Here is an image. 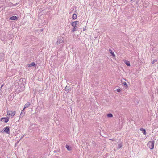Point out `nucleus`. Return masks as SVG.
<instances>
[{
	"mask_svg": "<svg viewBox=\"0 0 158 158\" xmlns=\"http://www.w3.org/2000/svg\"><path fill=\"white\" fill-rule=\"evenodd\" d=\"M79 24L78 21H75L71 23V25L73 27V28L72 30V31L74 32L76 31L77 29V26Z\"/></svg>",
	"mask_w": 158,
	"mask_h": 158,
	"instance_id": "1",
	"label": "nucleus"
},
{
	"mask_svg": "<svg viewBox=\"0 0 158 158\" xmlns=\"http://www.w3.org/2000/svg\"><path fill=\"white\" fill-rule=\"evenodd\" d=\"M7 116L9 117V118L11 117L12 118L16 114V111H8L7 112Z\"/></svg>",
	"mask_w": 158,
	"mask_h": 158,
	"instance_id": "2",
	"label": "nucleus"
},
{
	"mask_svg": "<svg viewBox=\"0 0 158 158\" xmlns=\"http://www.w3.org/2000/svg\"><path fill=\"white\" fill-rule=\"evenodd\" d=\"M154 141H150L147 144L148 146L151 149H152L154 148Z\"/></svg>",
	"mask_w": 158,
	"mask_h": 158,
	"instance_id": "3",
	"label": "nucleus"
},
{
	"mask_svg": "<svg viewBox=\"0 0 158 158\" xmlns=\"http://www.w3.org/2000/svg\"><path fill=\"white\" fill-rule=\"evenodd\" d=\"M3 132L8 134H10V127L9 126H6L3 129Z\"/></svg>",
	"mask_w": 158,
	"mask_h": 158,
	"instance_id": "4",
	"label": "nucleus"
},
{
	"mask_svg": "<svg viewBox=\"0 0 158 158\" xmlns=\"http://www.w3.org/2000/svg\"><path fill=\"white\" fill-rule=\"evenodd\" d=\"M9 117L7 116V118L3 117L1 118V121L7 123L9 120Z\"/></svg>",
	"mask_w": 158,
	"mask_h": 158,
	"instance_id": "5",
	"label": "nucleus"
},
{
	"mask_svg": "<svg viewBox=\"0 0 158 158\" xmlns=\"http://www.w3.org/2000/svg\"><path fill=\"white\" fill-rule=\"evenodd\" d=\"M9 19L11 20H17L18 18L16 16H13L9 18Z\"/></svg>",
	"mask_w": 158,
	"mask_h": 158,
	"instance_id": "6",
	"label": "nucleus"
},
{
	"mask_svg": "<svg viewBox=\"0 0 158 158\" xmlns=\"http://www.w3.org/2000/svg\"><path fill=\"white\" fill-rule=\"evenodd\" d=\"M77 16L76 14H74L72 16V18L73 20H75L77 18Z\"/></svg>",
	"mask_w": 158,
	"mask_h": 158,
	"instance_id": "7",
	"label": "nucleus"
},
{
	"mask_svg": "<svg viewBox=\"0 0 158 158\" xmlns=\"http://www.w3.org/2000/svg\"><path fill=\"white\" fill-rule=\"evenodd\" d=\"M109 51H110V53L114 57H115V54H114V52H113L111 49H109Z\"/></svg>",
	"mask_w": 158,
	"mask_h": 158,
	"instance_id": "8",
	"label": "nucleus"
},
{
	"mask_svg": "<svg viewBox=\"0 0 158 158\" xmlns=\"http://www.w3.org/2000/svg\"><path fill=\"white\" fill-rule=\"evenodd\" d=\"M125 63L128 66H130V63L129 61L126 60L125 61Z\"/></svg>",
	"mask_w": 158,
	"mask_h": 158,
	"instance_id": "9",
	"label": "nucleus"
},
{
	"mask_svg": "<svg viewBox=\"0 0 158 158\" xmlns=\"http://www.w3.org/2000/svg\"><path fill=\"white\" fill-rule=\"evenodd\" d=\"M30 105V104L29 102H28V103H27L24 105V109H25L26 108L29 107Z\"/></svg>",
	"mask_w": 158,
	"mask_h": 158,
	"instance_id": "10",
	"label": "nucleus"
},
{
	"mask_svg": "<svg viewBox=\"0 0 158 158\" xmlns=\"http://www.w3.org/2000/svg\"><path fill=\"white\" fill-rule=\"evenodd\" d=\"M140 130L143 132V133L144 135H145L146 134V131L143 128H140Z\"/></svg>",
	"mask_w": 158,
	"mask_h": 158,
	"instance_id": "11",
	"label": "nucleus"
},
{
	"mask_svg": "<svg viewBox=\"0 0 158 158\" xmlns=\"http://www.w3.org/2000/svg\"><path fill=\"white\" fill-rule=\"evenodd\" d=\"M65 146L68 150L70 151L71 150V147H69L68 145H66Z\"/></svg>",
	"mask_w": 158,
	"mask_h": 158,
	"instance_id": "12",
	"label": "nucleus"
},
{
	"mask_svg": "<svg viewBox=\"0 0 158 158\" xmlns=\"http://www.w3.org/2000/svg\"><path fill=\"white\" fill-rule=\"evenodd\" d=\"M123 84L125 87H126V88L128 87V85L126 82H123Z\"/></svg>",
	"mask_w": 158,
	"mask_h": 158,
	"instance_id": "13",
	"label": "nucleus"
},
{
	"mask_svg": "<svg viewBox=\"0 0 158 158\" xmlns=\"http://www.w3.org/2000/svg\"><path fill=\"white\" fill-rule=\"evenodd\" d=\"M35 65V63L34 62H32L31 64H30L29 67L34 66Z\"/></svg>",
	"mask_w": 158,
	"mask_h": 158,
	"instance_id": "14",
	"label": "nucleus"
},
{
	"mask_svg": "<svg viewBox=\"0 0 158 158\" xmlns=\"http://www.w3.org/2000/svg\"><path fill=\"white\" fill-rule=\"evenodd\" d=\"M107 116L108 117H112L113 116V115L111 114H107Z\"/></svg>",
	"mask_w": 158,
	"mask_h": 158,
	"instance_id": "15",
	"label": "nucleus"
},
{
	"mask_svg": "<svg viewBox=\"0 0 158 158\" xmlns=\"http://www.w3.org/2000/svg\"><path fill=\"white\" fill-rule=\"evenodd\" d=\"M24 114H25V113H23L22 112H21L20 114V117H23L24 116Z\"/></svg>",
	"mask_w": 158,
	"mask_h": 158,
	"instance_id": "16",
	"label": "nucleus"
},
{
	"mask_svg": "<svg viewBox=\"0 0 158 158\" xmlns=\"http://www.w3.org/2000/svg\"><path fill=\"white\" fill-rule=\"evenodd\" d=\"M116 90L118 92H119L121 91V90L120 89H117Z\"/></svg>",
	"mask_w": 158,
	"mask_h": 158,
	"instance_id": "17",
	"label": "nucleus"
},
{
	"mask_svg": "<svg viewBox=\"0 0 158 158\" xmlns=\"http://www.w3.org/2000/svg\"><path fill=\"white\" fill-rule=\"evenodd\" d=\"M121 146H122V145H121V144H119V145H118V148H121Z\"/></svg>",
	"mask_w": 158,
	"mask_h": 158,
	"instance_id": "18",
	"label": "nucleus"
},
{
	"mask_svg": "<svg viewBox=\"0 0 158 158\" xmlns=\"http://www.w3.org/2000/svg\"><path fill=\"white\" fill-rule=\"evenodd\" d=\"M109 139L110 140H114V139Z\"/></svg>",
	"mask_w": 158,
	"mask_h": 158,
	"instance_id": "19",
	"label": "nucleus"
},
{
	"mask_svg": "<svg viewBox=\"0 0 158 158\" xmlns=\"http://www.w3.org/2000/svg\"><path fill=\"white\" fill-rule=\"evenodd\" d=\"M155 61H156V60H155L154 61H153V63H152V64H154V62H155Z\"/></svg>",
	"mask_w": 158,
	"mask_h": 158,
	"instance_id": "20",
	"label": "nucleus"
},
{
	"mask_svg": "<svg viewBox=\"0 0 158 158\" xmlns=\"http://www.w3.org/2000/svg\"><path fill=\"white\" fill-rule=\"evenodd\" d=\"M3 86V85H2L1 86V88Z\"/></svg>",
	"mask_w": 158,
	"mask_h": 158,
	"instance_id": "21",
	"label": "nucleus"
},
{
	"mask_svg": "<svg viewBox=\"0 0 158 158\" xmlns=\"http://www.w3.org/2000/svg\"><path fill=\"white\" fill-rule=\"evenodd\" d=\"M25 109H24V108L22 110V111H23L24 110H25Z\"/></svg>",
	"mask_w": 158,
	"mask_h": 158,
	"instance_id": "22",
	"label": "nucleus"
},
{
	"mask_svg": "<svg viewBox=\"0 0 158 158\" xmlns=\"http://www.w3.org/2000/svg\"><path fill=\"white\" fill-rule=\"evenodd\" d=\"M63 42L62 40V41H61V42H60V43H61V42Z\"/></svg>",
	"mask_w": 158,
	"mask_h": 158,
	"instance_id": "23",
	"label": "nucleus"
},
{
	"mask_svg": "<svg viewBox=\"0 0 158 158\" xmlns=\"http://www.w3.org/2000/svg\"><path fill=\"white\" fill-rule=\"evenodd\" d=\"M85 29H83V31H84L85 30Z\"/></svg>",
	"mask_w": 158,
	"mask_h": 158,
	"instance_id": "24",
	"label": "nucleus"
}]
</instances>
